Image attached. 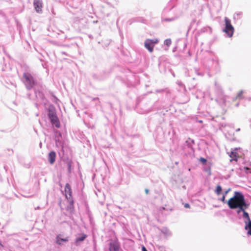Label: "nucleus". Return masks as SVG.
<instances>
[{
	"mask_svg": "<svg viewBox=\"0 0 251 251\" xmlns=\"http://www.w3.org/2000/svg\"><path fill=\"white\" fill-rule=\"evenodd\" d=\"M68 172L70 173L71 171V164L70 162L67 163Z\"/></svg>",
	"mask_w": 251,
	"mask_h": 251,
	"instance_id": "393cba45",
	"label": "nucleus"
},
{
	"mask_svg": "<svg viewBox=\"0 0 251 251\" xmlns=\"http://www.w3.org/2000/svg\"><path fill=\"white\" fill-rule=\"evenodd\" d=\"M225 198H226L225 195H223L222 198L220 199V201L225 202Z\"/></svg>",
	"mask_w": 251,
	"mask_h": 251,
	"instance_id": "bb28decb",
	"label": "nucleus"
},
{
	"mask_svg": "<svg viewBox=\"0 0 251 251\" xmlns=\"http://www.w3.org/2000/svg\"><path fill=\"white\" fill-rule=\"evenodd\" d=\"M242 15V12L237 13H236L234 15V19H240Z\"/></svg>",
	"mask_w": 251,
	"mask_h": 251,
	"instance_id": "aec40b11",
	"label": "nucleus"
},
{
	"mask_svg": "<svg viewBox=\"0 0 251 251\" xmlns=\"http://www.w3.org/2000/svg\"><path fill=\"white\" fill-rule=\"evenodd\" d=\"M215 86L218 90H219V91L222 90L221 86L219 84H218L216 82H215Z\"/></svg>",
	"mask_w": 251,
	"mask_h": 251,
	"instance_id": "a878e982",
	"label": "nucleus"
},
{
	"mask_svg": "<svg viewBox=\"0 0 251 251\" xmlns=\"http://www.w3.org/2000/svg\"><path fill=\"white\" fill-rule=\"evenodd\" d=\"M25 79V83L27 89H31L34 86L35 82L32 76L28 73H25L23 75Z\"/></svg>",
	"mask_w": 251,
	"mask_h": 251,
	"instance_id": "39448f33",
	"label": "nucleus"
},
{
	"mask_svg": "<svg viewBox=\"0 0 251 251\" xmlns=\"http://www.w3.org/2000/svg\"><path fill=\"white\" fill-rule=\"evenodd\" d=\"M65 192L67 200L72 199V190L70 185L68 183L65 185Z\"/></svg>",
	"mask_w": 251,
	"mask_h": 251,
	"instance_id": "9d476101",
	"label": "nucleus"
},
{
	"mask_svg": "<svg viewBox=\"0 0 251 251\" xmlns=\"http://www.w3.org/2000/svg\"><path fill=\"white\" fill-rule=\"evenodd\" d=\"M33 6L35 11L38 13L42 12V8L43 7V3L42 0H34Z\"/></svg>",
	"mask_w": 251,
	"mask_h": 251,
	"instance_id": "0eeeda50",
	"label": "nucleus"
},
{
	"mask_svg": "<svg viewBox=\"0 0 251 251\" xmlns=\"http://www.w3.org/2000/svg\"><path fill=\"white\" fill-rule=\"evenodd\" d=\"M248 99H249V100H251V98H249Z\"/></svg>",
	"mask_w": 251,
	"mask_h": 251,
	"instance_id": "a19ab883",
	"label": "nucleus"
},
{
	"mask_svg": "<svg viewBox=\"0 0 251 251\" xmlns=\"http://www.w3.org/2000/svg\"><path fill=\"white\" fill-rule=\"evenodd\" d=\"M226 137L227 139L231 141H236V138L234 136V134L232 135L229 133L226 134Z\"/></svg>",
	"mask_w": 251,
	"mask_h": 251,
	"instance_id": "dca6fc26",
	"label": "nucleus"
},
{
	"mask_svg": "<svg viewBox=\"0 0 251 251\" xmlns=\"http://www.w3.org/2000/svg\"><path fill=\"white\" fill-rule=\"evenodd\" d=\"M235 155V153L233 152H231V154L230 155V157H232V155Z\"/></svg>",
	"mask_w": 251,
	"mask_h": 251,
	"instance_id": "c9c22d12",
	"label": "nucleus"
},
{
	"mask_svg": "<svg viewBox=\"0 0 251 251\" xmlns=\"http://www.w3.org/2000/svg\"><path fill=\"white\" fill-rule=\"evenodd\" d=\"M69 201V204L67 207V210L70 213H72L74 211V201L72 199L68 200Z\"/></svg>",
	"mask_w": 251,
	"mask_h": 251,
	"instance_id": "4468645a",
	"label": "nucleus"
},
{
	"mask_svg": "<svg viewBox=\"0 0 251 251\" xmlns=\"http://www.w3.org/2000/svg\"><path fill=\"white\" fill-rule=\"evenodd\" d=\"M158 42L159 40L157 39H147L145 41V47L150 52H152L154 45Z\"/></svg>",
	"mask_w": 251,
	"mask_h": 251,
	"instance_id": "423d86ee",
	"label": "nucleus"
},
{
	"mask_svg": "<svg viewBox=\"0 0 251 251\" xmlns=\"http://www.w3.org/2000/svg\"><path fill=\"white\" fill-rule=\"evenodd\" d=\"M177 84L180 87V89H182L183 91H185V87L181 82H178Z\"/></svg>",
	"mask_w": 251,
	"mask_h": 251,
	"instance_id": "b1692460",
	"label": "nucleus"
},
{
	"mask_svg": "<svg viewBox=\"0 0 251 251\" xmlns=\"http://www.w3.org/2000/svg\"><path fill=\"white\" fill-rule=\"evenodd\" d=\"M188 100H189L188 99H187V100L184 102H186L187 101H188Z\"/></svg>",
	"mask_w": 251,
	"mask_h": 251,
	"instance_id": "58836bf2",
	"label": "nucleus"
},
{
	"mask_svg": "<svg viewBox=\"0 0 251 251\" xmlns=\"http://www.w3.org/2000/svg\"><path fill=\"white\" fill-rule=\"evenodd\" d=\"M244 92L243 90L240 91L238 93V94L237 95V96L236 97V99H244V96H243Z\"/></svg>",
	"mask_w": 251,
	"mask_h": 251,
	"instance_id": "a211bd4d",
	"label": "nucleus"
},
{
	"mask_svg": "<svg viewBox=\"0 0 251 251\" xmlns=\"http://www.w3.org/2000/svg\"><path fill=\"white\" fill-rule=\"evenodd\" d=\"M175 20V18H172V19H165V20L166 21H173Z\"/></svg>",
	"mask_w": 251,
	"mask_h": 251,
	"instance_id": "cd10ccee",
	"label": "nucleus"
},
{
	"mask_svg": "<svg viewBox=\"0 0 251 251\" xmlns=\"http://www.w3.org/2000/svg\"><path fill=\"white\" fill-rule=\"evenodd\" d=\"M142 251H148L147 249L144 247V246H143L142 248Z\"/></svg>",
	"mask_w": 251,
	"mask_h": 251,
	"instance_id": "7c9ffc66",
	"label": "nucleus"
},
{
	"mask_svg": "<svg viewBox=\"0 0 251 251\" xmlns=\"http://www.w3.org/2000/svg\"><path fill=\"white\" fill-rule=\"evenodd\" d=\"M87 237V235L84 233H82L80 235V236L77 237L75 240V243L76 245L78 244V243L80 242L84 241Z\"/></svg>",
	"mask_w": 251,
	"mask_h": 251,
	"instance_id": "ddd939ff",
	"label": "nucleus"
},
{
	"mask_svg": "<svg viewBox=\"0 0 251 251\" xmlns=\"http://www.w3.org/2000/svg\"><path fill=\"white\" fill-rule=\"evenodd\" d=\"M184 206L185 208H190V205L188 203H186L184 204Z\"/></svg>",
	"mask_w": 251,
	"mask_h": 251,
	"instance_id": "c85d7f7f",
	"label": "nucleus"
},
{
	"mask_svg": "<svg viewBox=\"0 0 251 251\" xmlns=\"http://www.w3.org/2000/svg\"><path fill=\"white\" fill-rule=\"evenodd\" d=\"M99 100L98 98H95L93 99V100Z\"/></svg>",
	"mask_w": 251,
	"mask_h": 251,
	"instance_id": "f704fd0d",
	"label": "nucleus"
},
{
	"mask_svg": "<svg viewBox=\"0 0 251 251\" xmlns=\"http://www.w3.org/2000/svg\"><path fill=\"white\" fill-rule=\"evenodd\" d=\"M211 60L213 63V65H215V66H216L217 65H218V64H219L218 60L217 58H212Z\"/></svg>",
	"mask_w": 251,
	"mask_h": 251,
	"instance_id": "4be33fe9",
	"label": "nucleus"
},
{
	"mask_svg": "<svg viewBox=\"0 0 251 251\" xmlns=\"http://www.w3.org/2000/svg\"><path fill=\"white\" fill-rule=\"evenodd\" d=\"M225 28L223 29V31L225 32L228 37L232 36L234 32V27L231 24L230 20L227 17L225 18Z\"/></svg>",
	"mask_w": 251,
	"mask_h": 251,
	"instance_id": "f03ea898",
	"label": "nucleus"
},
{
	"mask_svg": "<svg viewBox=\"0 0 251 251\" xmlns=\"http://www.w3.org/2000/svg\"><path fill=\"white\" fill-rule=\"evenodd\" d=\"M243 170L247 173H251V168L249 167H244Z\"/></svg>",
	"mask_w": 251,
	"mask_h": 251,
	"instance_id": "5701e85b",
	"label": "nucleus"
},
{
	"mask_svg": "<svg viewBox=\"0 0 251 251\" xmlns=\"http://www.w3.org/2000/svg\"><path fill=\"white\" fill-rule=\"evenodd\" d=\"M194 144V141L192 139L189 138L187 140H186L184 145V149H186L187 147L192 151H193V145Z\"/></svg>",
	"mask_w": 251,
	"mask_h": 251,
	"instance_id": "9b49d317",
	"label": "nucleus"
},
{
	"mask_svg": "<svg viewBox=\"0 0 251 251\" xmlns=\"http://www.w3.org/2000/svg\"><path fill=\"white\" fill-rule=\"evenodd\" d=\"M222 190V187L220 185H218L215 190V193L219 195L221 194Z\"/></svg>",
	"mask_w": 251,
	"mask_h": 251,
	"instance_id": "6ab92c4d",
	"label": "nucleus"
},
{
	"mask_svg": "<svg viewBox=\"0 0 251 251\" xmlns=\"http://www.w3.org/2000/svg\"><path fill=\"white\" fill-rule=\"evenodd\" d=\"M35 93L36 97L37 99H39L42 100H44V95L41 91H35Z\"/></svg>",
	"mask_w": 251,
	"mask_h": 251,
	"instance_id": "2eb2a0df",
	"label": "nucleus"
},
{
	"mask_svg": "<svg viewBox=\"0 0 251 251\" xmlns=\"http://www.w3.org/2000/svg\"><path fill=\"white\" fill-rule=\"evenodd\" d=\"M145 192H146V193L147 194H149V189H145Z\"/></svg>",
	"mask_w": 251,
	"mask_h": 251,
	"instance_id": "473e14b6",
	"label": "nucleus"
},
{
	"mask_svg": "<svg viewBox=\"0 0 251 251\" xmlns=\"http://www.w3.org/2000/svg\"><path fill=\"white\" fill-rule=\"evenodd\" d=\"M172 43L171 40L170 39H167L164 41V44L169 47Z\"/></svg>",
	"mask_w": 251,
	"mask_h": 251,
	"instance_id": "412c9836",
	"label": "nucleus"
},
{
	"mask_svg": "<svg viewBox=\"0 0 251 251\" xmlns=\"http://www.w3.org/2000/svg\"><path fill=\"white\" fill-rule=\"evenodd\" d=\"M120 249L119 243L116 241H113L109 243V251H119Z\"/></svg>",
	"mask_w": 251,
	"mask_h": 251,
	"instance_id": "6e6552de",
	"label": "nucleus"
},
{
	"mask_svg": "<svg viewBox=\"0 0 251 251\" xmlns=\"http://www.w3.org/2000/svg\"><path fill=\"white\" fill-rule=\"evenodd\" d=\"M201 160L203 163H205L206 162V160L203 158H201Z\"/></svg>",
	"mask_w": 251,
	"mask_h": 251,
	"instance_id": "c756f323",
	"label": "nucleus"
},
{
	"mask_svg": "<svg viewBox=\"0 0 251 251\" xmlns=\"http://www.w3.org/2000/svg\"><path fill=\"white\" fill-rule=\"evenodd\" d=\"M227 204L230 209L238 208L237 213L240 218V213L248 207L244 195L239 192H235L234 195L227 202Z\"/></svg>",
	"mask_w": 251,
	"mask_h": 251,
	"instance_id": "f257e3e1",
	"label": "nucleus"
},
{
	"mask_svg": "<svg viewBox=\"0 0 251 251\" xmlns=\"http://www.w3.org/2000/svg\"><path fill=\"white\" fill-rule=\"evenodd\" d=\"M56 158V153L54 151H50L48 155V160L50 164L54 163Z\"/></svg>",
	"mask_w": 251,
	"mask_h": 251,
	"instance_id": "f8f14e48",
	"label": "nucleus"
},
{
	"mask_svg": "<svg viewBox=\"0 0 251 251\" xmlns=\"http://www.w3.org/2000/svg\"><path fill=\"white\" fill-rule=\"evenodd\" d=\"M48 116L52 125L56 127L59 128L60 127V122L55 111L50 110Z\"/></svg>",
	"mask_w": 251,
	"mask_h": 251,
	"instance_id": "20e7f679",
	"label": "nucleus"
},
{
	"mask_svg": "<svg viewBox=\"0 0 251 251\" xmlns=\"http://www.w3.org/2000/svg\"><path fill=\"white\" fill-rule=\"evenodd\" d=\"M242 217L244 219V222L246 224L245 228L247 230V234L248 235L251 236V220L249 214L245 211V210L242 213Z\"/></svg>",
	"mask_w": 251,
	"mask_h": 251,
	"instance_id": "7ed1b4c3",
	"label": "nucleus"
},
{
	"mask_svg": "<svg viewBox=\"0 0 251 251\" xmlns=\"http://www.w3.org/2000/svg\"><path fill=\"white\" fill-rule=\"evenodd\" d=\"M162 232L166 236H168L171 235L170 230L166 227H163L161 230Z\"/></svg>",
	"mask_w": 251,
	"mask_h": 251,
	"instance_id": "f3484780",
	"label": "nucleus"
},
{
	"mask_svg": "<svg viewBox=\"0 0 251 251\" xmlns=\"http://www.w3.org/2000/svg\"><path fill=\"white\" fill-rule=\"evenodd\" d=\"M226 126V124H221V126L222 127H225Z\"/></svg>",
	"mask_w": 251,
	"mask_h": 251,
	"instance_id": "72a5a7b5",
	"label": "nucleus"
},
{
	"mask_svg": "<svg viewBox=\"0 0 251 251\" xmlns=\"http://www.w3.org/2000/svg\"><path fill=\"white\" fill-rule=\"evenodd\" d=\"M61 53H62V54H66L64 52H62Z\"/></svg>",
	"mask_w": 251,
	"mask_h": 251,
	"instance_id": "ea45409f",
	"label": "nucleus"
},
{
	"mask_svg": "<svg viewBox=\"0 0 251 251\" xmlns=\"http://www.w3.org/2000/svg\"><path fill=\"white\" fill-rule=\"evenodd\" d=\"M70 237L69 236H66L65 238H62V235L61 234H59L57 235L56 237V243L58 245H61L63 244V242L66 243L69 241Z\"/></svg>",
	"mask_w": 251,
	"mask_h": 251,
	"instance_id": "1a4fd4ad",
	"label": "nucleus"
},
{
	"mask_svg": "<svg viewBox=\"0 0 251 251\" xmlns=\"http://www.w3.org/2000/svg\"><path fill=\"white\" fill-rule=\"evenodd\" d=\"M239 105V103H237L236 104V106H237V107H238Z\"/></svg>",
	"mask_w": 251,
	"mask_h": 251,
	"instance_id": "4c0bfd02",
	"label": "nucleus"
},
{
	"mask_svg": "<svg viewBox=\"0 0 251 251\" xmlns=\"http://www.w3.org/2000/svg\"><path fill=\"white\" fill-rule=\"evenodd\" d=\"M240 130V128H237L236 130V131L238 132V131H239Z\"/></svg>",
	"mask_w": 251,
	"mask_h": 251,
	"instance_id": "e433bc0d",
	"label": "nucleus"
},
{
	"mask_svg": "<svg viewBox=\"0 0 251 251\" xmlns=\"http://www.w3.org/2000/svg\"><path fill=\"white\" fill-rule=\"evenodd\" d=\"M230 191V189L229 188L225 192V193L224 195H225V196H226Z\"/></svg>",
	"mask_w": 251,
	"mask_h": 251,
	"instance_id": "2f4dec72",
	"label": "nucleus"
}]
</instances>
